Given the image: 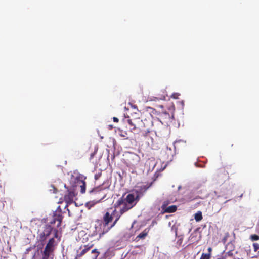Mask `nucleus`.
<instances>
[{
  "instance_id": "6e6552de",
  "label": "nucleus",
  "mask_w": 259,
  "mask_h": 259,
  "mask_svg": "<svg viewBox=\"0 0 259 259\" xmlns=\"http://www.w3.org/2000/svg\"><path fill=\"white\" fill-rule=\"evenodd\" d=\"M79 188L80 189V192L83 194L85 192V183L83 180L79 179L77 180V184L75 186V188Z\"/></svg>"
},
{
  "instance_id": "4be33fe9",
  "label": "nucleus",
  "mask_w": 259,
  "mask_h": 259,
  "mask_svg": "<svg viewBox=\"0 0 259 259\" xmlns=\"http://www.w3.org/2000/svg\"><path fill=\"white\" fill-rule=\"evenodd\" d=\"M169 202L168 201H165L163 203L162 206H161V209L162 210H164L165 208L167 207V205L169 204Z\"/></svg>"
},
{
  "instance_id": "39448f33",
  "label": "nucleus",
  "mask_w": 259,
  "mask_h": 259,
  "mask_svg": "<svg viewBox=\"0 0 259 259\" xmlns=\"http://www.w3.org/2000/svg\"><path fill=\"white\" fill-rule=\"evenodd\" d=\"M63 217L61 212H56L53 214L52 220L50 222L49 225L51 226L55 224L56 222H57V227H59L62 223Z\"/></svg>"
},
{
  "instance_id": "9d476101",
  "label": "nucleus",
  "mask_w": 259,
  "mask_h": 259,
  "mask_svg": "<svg viewBox=\"0 0 259 259\" xmlns=\"http://www.w3.org/2000/svg\"><path fill=\"white\" fill-rule=\"evenodd\" d=\"M54 248H47L45 247L42 252V259H49L51 254L53 252Z\"/></svg>"
},
{
  "instance_id": "f03ea898",
  "label": "nucleus",
  "mask_w": 259,
  "mask_h": 259,
  "mask_svg": "<svg viewBox=\"0 0 259 259\" xmlns=\"http://www.w3.org/2000/svg\"><path fill=\"white\" fill-rule=\"evenodd\" d=\"M125 122L128 124L130 130L133 133L140 134L143 136H146L150 133L148 129H141L142 121L140 118L127 119Z\"/></svg>"
},
{
  "instance_id": "ddd939ff",
  "label": "nucleus",
  "mask_w": 259,
  "mask_h": 259,
  "mask_svg": "<svg viewBox=\"0 0 259 259\" xmlns=\"http://www.w3.org/2000/svg\"><path fill=\"white\" fill-rule=\"evenodd\" d=\"M177 209V207L176 205H171L170 206L167 207L165 208L163 211L165 213H172L175 212Z\"/></svg>"
},
{
  "instance_id": "473e14b6",
  "label": "nucleus",
  "mask_w": 259,
  "mask_h": 259,
  "mask_svg": "<svg viewBox=\"0 0 259 259\" xmlns=\"http://www.w3.org/2000/svg\"><path fill=\"white\" fill-rule=\"evenodd\" d=\"M92 205H90V202L87 203L86 204V206H87V207H89V208H90Z\"/></svg>"
},
{
  "instance_id": "7c9ffc66",
  "label": "nucleus",
  "mask_w": 259,
  "mask_h": 259,
  "mask_svg": "<svg viewBox=\"0 0 259 259\" xmlns=\"http://www.w3.org/2000/svg\"><path fill=\"white\" fill-rule=\"evenodd\" d=\"M113 121L115 122H118L119 121V120L117 117H113Z\"/></svg>"
},
{
  "instance_id": "72a5a7b5",
  "label": "nucleus",
  "mask_w": 259,
  "mask_h": 259,
  "mask_svg": "<svg viewBox=\"0 0 259 259\" xmlns=\"http://www.w3.org/2000/svg\"><path fill=\"white\" fill-rule=\"evenodd\" d=\"M52 187L54 189V192H56L57 190L55 188V187L54 186H52Z\"/></svg>"
},
{
  "instance_id": "20e7f679",
  "label": "nucleus",
  "mask_w": 259,
  "mask_h": 259,
  "mask_svg": "<svg viewBox=\"0 0 259 259\" xmlns=\"http://www.w3.org/2000/svg\"><path fill=\"white\" fill-rule=\"evenodd\" d=\"M76 194L75 192V188H72L68 190L67 193L64 195V200L67 204H70L74 202V198Z\"/></svg>"
},
{
  "instance_id": "f3484780",
  "label": "nucleus",
  "mask_w": 259,
  "mask_h": 259,
  "mask_svg": "<svg viewBox=\"0 0 259 259\" xmlns=\"http://www.w3.org/2000/svg\"><path fill=\"white\" fill-rule=\"evenodd\" d=\"M48 237V235H46L44 232H42L39 234V241L41 242H43L46 241Z\"/></svg>"
},
{
  "instance_id": "f704fd0d",
  "label": "nucleus",
  "mask_w": 259,
  "mask_h": 259,
  "mask_svg": "<svg viewBox=\"0 0 259 259\" xmlns=\"http://www.w3.org/2000/svg\"><path fill=\"white\" fill-rule=\"evenodd\" d=\"M226 248H229V250H230V249H231V246H229V247H226Z\"/></svg>"
},
{
  "instance_id": "412c9836",
  "label": "nucleus",
  "mask_w": 259,
  "mask_h": 259,
  "mask_svg": "<svg viewBox=\"0 0 259 259\" xmlns=\"http://www.w3.org/2000/svg\"><path fill=\"white\" fill-rule=\"evenodd\" d=\"M200 259H210V254H206L203 253Z\"/></svg>"
},
{
  "instance_id": "58836bf2",
  "label": "nucleus",
  "mask_w": 259,
  "mask_h": 259,
  "mask_svg": "<svg viewBox=\"0 0 259 259\" xmlns=\"http://www.w3.org/2000/svg\"><path fill=\"white\" fill-rule=\"evenodd\" d=\"M234 259H240L239 258H234Z\"/></svg>"
},
{
  "instance_id": "bb28decb",
  "label": "nucleus",
  "mask_w": 259,
  "mask_h": 259,
  "mask_svg": "<svg viewBox=\"0 0 259 259\" xmlns=\"http://www.w3.org/2000/svg\"><path fill=\"white\" fill-rule=\"evenodd\" d=\"M155 99L154 100H163L165 99V96L163 95H161L159 97H155Z\"/></svg>"
},
{
  "instance_id": "c756f323",
  "label": "nucleus",
  "mask_w": 259,
  "mask_h": 259,
  "mask_svg": "<svg viewBox=\"0 0 259 259\" xmlns=\"http://www.w3.org/2000/svg\"><path fill=\"white\" fill-rule=\"evenodd\" d=\"M208 254H210V258L211 257V251H212V248L211 247H209L208 248Z\"/></svg>"
},
{
  "instance_id": "5701e85b",
  "label": "nucleus",
  "mask_w": 259,
  "mask_h": 259,
  "mask_svg": "<svg viewBox=\"0 0 259 259\" xmlns=\"http://www.w3.org/2000/svg\"><path fill=\"white\" fill-rule=\"evenodd\" d=\"M253 249L255 252L257 251L259 249V244L257 243H254L253 244Z\"/></svg>"
},
{
  "instance_id": "f257e3e1",
  "label": "nucleus",
  "mask_w": 259,
  "mask_h": 259,
  "mask_svg": "<svg viewBox=\"0 0 259 259\" xmlns=\"http://www.w3.org/2000/svg\"><path fill=\"white\" fill-rule=\"evenodd\" d=\"M123 195L114 204V208L121 207L126 211L132 208L136 204V200L138 201V196L135 197L133 194H128L126 197Z\"/></svg>"
},
{
  "instance_id": "a211bd4d",
  "label": "nucleus",
  "mask_w": 259,
  "mask_h": 259,
  "mask_svg": "<svg viewBox=\"0 0 259 259\" xmlns=\"http://www.w3.org/2000/svg\"><path fill=\"white\" fill-rule=\"evenodd\" d=\"M160 117L163 119H165L169 120L171 119L170 115L166 112H162L161 114Z\"/></svg>"
},
{
  "instance_id": "393cba45",
  "label": "nucleus",
  "mask_w": 259,
  "mask_h": 259,
  "mask_svg": "<svg viewBox=\"0 0 259 259\" xmlns=\"http://www.w3.org/2000/svg\"><path fill=\"white\" fill-rule=\"evenodd\" d=\"M132 159L133 160H135L136 161H138L139 157L137 155L134 154L132 155Z\"/></svg>"
},
{
  "instance_id": "2f4dec72",
  "label": "nucleus",
  "mask_w": 259,
  "mask_h": 259,
  "mask_svg": "<svg viewBox=\"0 0 259 259\" xmlns=\"http://www.w3.org/2000/svg\"><path fill=\"white\" fill-rule=\"evenodd\" d=\"M157 224V222L156 221H155V220H153L152 222L151 225L153 226V225H154L155 224Z\"/></svg>"
},
{
  "instance_id": "9b49d317",
  "label": "nucleus",
  "mask_w": 259,
  "mask_h": 259,
  "mask_svg": "<svg viewBox=\"0 0 259 259\" xmlns=\"http://www.w3.org/2000/svg\"><path fill=\"white\" fill-rule=\"evenodd\" d=\"M53 230V227L51 225L47 224L45 226L44 230L42 232L49 236L51 234Z\"/></svg>"
},
{
  "instance_id": "1a4fd4ad",
  "label": "nucleus",
  "mask_w": 259,
  "mask_h": 259,
  "mask_svg": "<svg viewBox=\"0 0 259 259\" xmlns=\"http://www.w3.org/2000/svg\"><path fill=\"white\" fill-rule=\"evenodd\" d=\"M113 219L112 212L110 214L109 212H106L103 218L105 225H108L113 220Z\"/></svg>"
},
{
  "instance_id": "6ab92c4d",
  "label": "nucleus",
  "mask_w": 259,
  "mask_h": 259,
  "mask_svg": "<svg viewBox=\"0 0 259 259\" xmlns=\"http://www.w3.org/2000/svg\"><path fill=\"white\" fill-rule=\"evenodd\" d=\"M92 253L93 254V256L92 257L93 259H97L99 255L100 254V252L97 249H94L92 250Z\"/></svg>"
},
{
  "instance_id": "2eb2a0df",
  "label": "nucleus",
  "mask_w": 259,
  "mask_h": 259,
  "mask_svg": "<svg viewBox=\"0 0 259 259\" xmlns=\"http://www.w3.org/2000/svg\"><path fill=\"white\" fill-rule=\"evenodd\" d=\"M55 239L54 238L50 239L46 246L47 248H54Z\"/></svg>"
},
{
  "instance_id": "c85d7f7f",
  "label": "nucleus",
  "mask_w": 259,
  "mask_h": 259,
  "mask_svg": "<svg viewBox=\"0 0 259 259\" xmlns=\"http://www.w3.org/2000/svg\"><path fill=\"white\" fill-rule=\"evenodd\" d=\"M54 231H55L54 237L55 238H57V237H58V230H57V229H54Z\"/></svg>"
},
{
  "instance_id": "4c0bfd02",
  "label": "nucleus",
  "mask_w": 259,
  "mask_h": 259,
  "mask_svg": "<svg viewBox=\"0 0 259 259\" xmlns=\"http://www.w3.org/2000/svg\"><path fill=\"white\" fill-rule=\"evenodd\" d=\"M159 107H160V108H163V106H162V105H159Z\"/></svg>"
},
{
  "instance_id": "b1692460",
  "label": "nucleus",
  "mask_w": 259,
  "mask_h": 259,
  "mask_svg": "<svg viewBox=\"0 0 259 259\" xmlns=\"http://www.w3.org/2000/svg\"><path fill=\"white\" fill-rule=\"evenodd\" d=\"M149 186H148L147 185H143L141 187V191L145 192L149 188Z\"/></svg>"
},
{
  "instance_id": "a878e982",
  "label": "nucleus",
  "mask_w": 259,
  "mask_h": 259,
  "mask_svg": "<svg viewBox=\"0 0 259 259\" xmlns=\"http://www.w3.org/2000/svg\"><path fill=\"white\" fill-rule=\"evenodd\" d=\"M101 175H102L101 172H99V173L95 174V179L96 180L99 179L100 178V177L101 176Z\"/></svg>"
},
{
  "instance_id": "4468645a",
  "label": "nucleus",
  "mask_w": 259,
  "mask_h": 259,
  "mask_svg": "<svg viewBox=\"0 0 259 259\" xmlns=\"http://www.w3.org/2000/svg\"><path fill=\"white\" fill-rule=\"evenodd\" d=\"M230 246H231V249L229 250L226 254L228 255V256L232 257L233 256V251L235 248V246L232 242H229L227 245V247H229Z\"/></svg>"
},
{
  "instance_id": "c9c22d12",
  "label": "nucleus",
  "mask_w": 259,
  "mask_h": 259,
  "mask_svg": "<svg viewBox=\"0 0 259 259\" xmlns=\"http://www.w3.org/2000/svg\"><path fill=\"white\" fill-rule=\"evenodd\" d=\"M109 126H110V129H112L113 128L112 125H109Z\"/></svg>"
},
{
  "instance_id": "aec40b11",
  "label": "nucleus",
  "mask_w": 259,
  "mask_h": 259,
  "mask_svg": "<svg viewBox=\"0 0 259 259\" xmlns=\"http://www.w3.org/2000/svg\"><path fill=\"white\" fill-rule=\"evenodd\" d=\"M250 239L252 241H257L259 240V236L256 234L251 235L250 236Z\"/></svg>"
},
{
  "instance_id": "e433bc0d",
  "label": "nucleus",
  "mask_w": 259,
  "mask_h": 259,
  "mask_svg": "<svg viewBox=\"0 0 259 259\" xmlns=\"http://www.w3.org/2000/svg\"><path fill=\"white\" fill-rule=\"evenodd\" d=\"M217 259H225V258L224 257H222V258H217Z\"/></svg>"
},
{
  "instance_id": "dca6fc26",
  "label": "nucleus",
  "mask_w": 259,
  "mask_h": 259,
  "mask_svg": "<svg viewBox=\"0 0 259 259\" xmlns=\"http://www.w3.org/2000/svg\"><path fill=\"white\" fill-rule=\"evenodd\" d=\"M203 218L202 214L201 211H198L195 214L194 219L196 222L200 221Z\"/></svg>"
},
{
  "instance_id": "f8f14e48",
  "label": "nucleus",
  "mask_w": 259,
  "mask_h": 259,
  "mask_svg": "<svg viewBox=\"0 0 259 259\" xmlns=\"http://www.w3.org/2000/svg\"><path fill=\"white\" fill-rule=\"evenodd\" d=\"M149 228L145 229L141 233H140L137 236V238L143 239H144L148 235L149 232Z\"/></svg>"
},
{
  "instance_id": "0eeeda50",
  "label": "nucleus",
  "mask_w": 259,
  "mask_h": 259,
  "mask_svg": "<svg viewBox=\"0 0 259 259\" xmlns=\"http://www.w3.org/2000/svg\"><path fill=\"white\" fill-rule=\"evenodd\" d=\"M94 246V244L89 243L87 245H84V248L80 252H77L76 258H80L84 255L91 248Z\"/></svg>"
},
{
  "instance_id": "cd10ccee",
  "label": "nucleus",
  "mask_w": 259,
  "mask_h": 259,
  "mask_svg": "<svg viewBox=\"0 0 259 259\" xmlns=\"http://www.w3.org/2000/svg\"><path fill=\"white\" fill-rule=\"evenodd\" d=\"M179 95L180 94L178 93H174L172 95L171 97L175 99H178Z\"/></svg>"
},
{
  "instance_id": "423d86ee",
  "label": "nucleus",
  "mask_w": 259,
  "mask_h": 259,
  "mask_svg": "<svg viewBox=\"0 0 259 259\" xmlns=\"http://www.w3.org/2000/svg\"><path fill=\"white\" fill-rule=\"evenodd\" d=\"M117 208H115V209L112 211L113 217L115 218V219L113 222V224L111 226V228L114 226L118 221L119 220L120 218L126 212H127L125 209L121 207L120 210L118 212L116 210Z\"/></svg>"
},
{
  "instance_id": "7ed1b4c3",
  "label": "nucleus",
  "mask_w": 259,
  "mask_h": 259,
  "mask_svg": "<svg viewBox=\"0 0 259 259\" xmlns=\"http://www.w3.org/2000/svg\"><path fill=\"white\" fill-rule=\"evenodd\" d=\"M103 185L104 184L89 191V193L91 195L97 197L98 202L104 199L107 195L106 191L109 188V186L104 187Z\"/></svg>"
}]
</instances>
